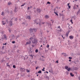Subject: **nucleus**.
I'll return each instance as SVG.
<instances>
[{
	"mask_svg": "<svg viewBox=\"0 0 80 80\" xmlns=\"http://www.w3.org/2000/svg\"><path fill=\"white\" fill-rule=\"evenodd\" d=\"M38 42L37 41V39L34 38V40L32 41V44H35V43H37Z\"/></svg>",
	"mask_w": 80,
	"mask_h": 80,
	"instance_id": "1",
	"label": "nucleus"
},
{
	"mask_svg": "<svg viewBox=\"0 0 80 80\" xmlns=\"http://www.w3.org/2000/svg\"><path fill=\"white\" fill-rule=\"evenodd\" d=\"M70 31L69 30L66 33V35L67 37H68V34H69V33H70Z\"/></svg>",
	"mask_w": 80,
	"mask_h": 80,
	"instance_id": "2",
	"label": "nucleus"
},
{
	"mask_svg": "<svg viewBox=\"0 0 80 80\" xmlns=\"http://www.w3.org/2000/svg\"><path fill=\"white\" fill-rule=\"evenodd\" d=\"M20 70L21 72H24L25 70V69H24V68H20Z\"/></svg>",
	"mask_w": 80,
	"mask_h": 80,
	"instance_id": "3",
	"label": "nucleus"
},
{
	"mask_svg": "<svg viewBox=\"0 0 80 80\" xmlns=\"http://www.w3.org/2000/svg\"><path fill=\"white\" fill-rule=\"evenodd\" d=\"M37 10L38 13H40V12H41V9H40L37 8Z\"/></svg>",
	"mask_w": 80,
	"mask_h": 80,
	"instance_id": "4",
	"label": "nucleus"
},
{
	"mask_svg": "<svg viewBox=\"0 0 80 80\" xmlns=\"http://www.w3.org/2000/svg\"><path fill=\"white\" fill-rule=\"evenodd\" d=\"M73 37L72 35H71L69 36V38L70 40H73Z\"/></svg>",
	"mask_w": 80,
	"mask_h": 80,
	"instance_id": "5",
	"label": "nucleus"
},
{
	"mask_svg": "<svg viewBox=\"0 0 80 80\" xmlns=\"http://www.w3.org/2000/svg\"><path fill=\"white\" fill-rule=\"evenodd\" d=\"M31 44V41L29 40L28 42H27L26 43V45H30Z\"/></svg>",
	"mask_w": 80,
	"mask_h": 80,
	"instance_id": "6",
	"label": "nucleus"
},
{
	"mask_svg": "<svg viewBox=\"0 0 80 80\" xmlns=\"http://www.w3.org/2000/svg\"><path fill=\"white\" fill-rule=\"evenodd\" d=\"M29 32H30L31 33H33V29H32V28H30L29 29Z\"/></svg>",
	"mask_w": 80,
	"mask_h": 80,
	"instance_id": "7",
	"label": "nucleus"
},
{
	"mask_svg": "<svg viewBox=\"0 0 80 80\" xmlns=\"http://www.w3.org/2000/svg\"><path fill=\"white\" fill-rule=\"evenodd\" d=\"M62 55H63V56H64V57H65L67 56V54L66 53H62Z\"/></svg>",
	"mask_w": 80,
	"mask_h": 80,
	"instance_id": "8",
	"label": "nucleus"
},
{
	"mask_svg": "<svg viewBox=\"0 0 80 80\" xmlns=\"http://www.w3.org/2000/svg\"><path fill=\"white\" fill-rule=\"evenodd\" d=\"M10 26H12V25H13V22L12 21H10Z\"/></svg>",
	"mask_w": 80,
	"mask_h": 80,
	"instance_id": "9",
	"label": "nucleus"
},
{
	"mask_svg": "<svg viewBox=\"0 0 80 80\" xmlns=\"http://www.w3.org/2000/svg\"><path fill=\"white\" fill-rule=\"evenodd\" d=\"M73 9H77V5L75 4L73 7Z\"/></svg>",
	"mask_w": 80,
	"mask_h": 80,
	"instance_id": "10",
	"label": "nucleus"
},
{
	"mask_svg": "<svg viewBox=\"0 0 80 80\" xmlns=\"http://www.w3.org/2000/svg\"><path fill=\"white\" fill-rule=\"evenodd\" d=\"M14 12H17V7H15Z\"/></svg>",
	"mask_w": 80,
	"mask_h": 80,
	"instance_id": "11",
	"label": "nucleus"
},
{
	"mask_svg": "<svg viewBox=\"0 0 80 80\" xmlns=\"http://www.w3.org/2000/svg\"><path fill=\"white\" fill-rule=\"evenodd\" d=\"M4 38H5L6 40H7V36H6V35H4Z\"/></svg>",
	"mask_w": 80,
	"mask_h": 80,
	"instance_id": "12",
	"label": "nucleus"
},
{
	"mask_svg": "<svg viewBox=\"0 0 80 80\" xmlns=\"http://www.w3.org/2000/svg\"><path fill=\"white\" fill-rule=\"evenodd\" d=\"M27 18H28V19H29V20H31V18H30V16H27Z\"/></svg>",
	"mask_w": 80,
	"mask_h": 80,
	"instance_id": "13",
	"label": "nucleus"
},
{
	"mask_svg": "<svg viewBox=\"0 0 80 80\" xmlns=\"http://www.w3.org/2000/svg\"><path fill=\"white\" fill-rule=\"evenodd\" d=\"M5 53V52H2V51H0V54H1V55H2V54H4Z\"/></svg>",
	"mask_w": 80,
	"mask_h": 80,
	"instance_id": "14",
	"label": "nucleus"
},
{
	"mask_svg": "<svg viewBox=\"0 0 80 80\" xmlns=\"http://www.w3.org/2000/svg\"><path fill=\"white\" fill-rule=\"evenodd\" d=\"M73 70H78V68L75 67L73 68Z\"/></svg>",
	"mask_w": 80,
	"mask_h": 80,
	"instance_id": "15",
	"label": "nucleus"
},
{
	"mask_svg": "<svg viewBox=\"0 0 80 80\" xmlns=\"http://www.w3.org/2000/svg\"><path fill=\"white\" fill-rule=\"evenodd\" d=\"M40 60H41V61H43V62H45V59H43V58H40Z\"/></svg>",
	"mask_w": 80,
	"mask_h": 80,
	"instance_id": "16",
	"label": "nucleus"
},
{
	"mask_svg": "<svg viewBox=\"0 0 80 80\" xmlns=\"http://www.w3.org/2000/svg\"><path fill=\"white\" fill-rule=\"evenodd\" d=\"M45 17L46 18H49V17H48V15H46V16H45Z\"/></svg>",
	"mask_w": 80,
	"mask_h": 80,
	"instance_id": "17",
	"label": "nucleus"
},
{
	"mask_svg": "<svg viewBox=\"0 0 80 80\" xmlns=\"http://www.w3.org/2000/svg\"><path fill=\"white\" fill-rule=\"evenodd\" d=\"M70 75L71 77H73V76H74V75L72 74V72L70 73Z\"/></svg>",
	"mask_w": 80,
	"mask_h": 80,
	"instance_id": "18",
	"label": "nucleus"
},
{
	"mask_svg": "<svg viewBox=\"0 0 80 80\" xmlns=\"http://www.w3.org/2000/svg\"><path fill=\"white\" fill-rule=\"evenodd\" d=\"M34 24H35V23H36L37 22V20H34Z\"/></svg>",
	"mask_w": 80,
	"mask_h": 80,
	"instance_id": "19",
	"label": "nucleus"
},
{
	"mask_svg": "<svg viewBox=\"0 0 80 80\" xmlns=\"http://www.w3.org/2000/svg\"><path fill=\"white\" fill-rule=\"evenodd\" d=\"M32 30H33V32H36L37 31V29H32Z\"/></svg>",
	"mask_w": 80,
	"mask_h": 80,
	"instance_id": "20",
	"label": "nucleus"
},
{
	"mask_svg": "<svg viewBox=\"0 0 80 80\" xmlns=\"http://www.w3.org/2000/svg\"><path fill=\"white\" fill-rule=\"evenodd\" d=\"M68 68V66H66L65 67V68L66 70H67Z\"/></svg>",
	"mask_w": 80,
	"mask_h": 80,
	"instance_id": "21",
	"label": "nucleus"
},
{
	"mask_svg": "<svg viewBox=\"0 0 80 80\" xmlns=\"http://www.w3.org/2000/svg\"><path fill=\"white\" fill-rule=\"evenodd\" d=\"M54 13H55V14H56V15H57V17H58V13H57L55 12H54Z\"/></svg>",
	"mask_w": 80,
	"mask_h": 80,
	"instance_id": "22",
	"label": "nucleus"
},
{
	"mask_svg": "<svg viewBox=\"0 0 80 80\" xmlns=\"http://www.w3.org/2000/svg\"><path fill=\"white\" fill-rule=\"evenodd\" d=\"M70 70H71V68H69L67 69V70H68V72H69V71H70Z\"/></svg>",
	"mask_w": 80,
	"mask_h": 80,
	"instance_id": "23",
	"label": "nucleus"
},
{
	"mask_svg": "<svg viewBox=\"0 0 80 80\" xmlns=\"http://www.w3.org/2000/svg\"><path fill=\"white\" fill-rule=\"evenodd\" d=\"M80 12V9H79V10H78V12H77V15H78V14H79V13Z\"/></svg>",
	"mask_w": 80,
	"mask_h": 80,
	"instance_id": "24",
	"label": "nucleus"
},
{
	"mask_svg": "<svg viewBox=\"0 0 80 80\" xmlns=\"http://www.w3.org/2000/svg\"><path fill=\"white\" fill-rule=\"evenodd\" d=\"M11 4H12V2H8V5H11Z\"/></svg>",
	"mask_w": 80,
	"mask_h": 80,
	"instance_id": "25",
	"label": "nucleus"
},
{
	"mask_svg": "<svg viewBox=\"0 0 80 80\" xmlns=\"http://www.w3.org/2000/svg\"><path fill=\"white\" fill-rule=\"evenodd\" d=\"M59 16L60 17H61V16H63V14H61V13H59Z\"/></svg>",
	"mask_w": 80,
	"mask_h": 80,
	"instance_id": "26",
	"label": "nucleus"
},
{
	"mask_svg": "<svg viewBox=\"0 0 80 80\" xmlns=\"http://www.w3.org/2000/svg\"><path fill=\"white\" fill-rule=\"evenodd\" d=\"M38 73H42V71L41 70H39L38 72Z\"/></svg>",
	"mask_w": 80,
	"mask_h": 80,
	"instance_id": "27",
	"label": "nucleus"
},
{
	"mask_svg": "<svg viewBox=\"0 0 80 80\" xmlns=\"http://www.w3.org/2000/svg\"><path fill=\"white\" fill-rule=\"evenodd\" d=\"M46 78H47L48 79H49V77L48 76L46 75Z\"/></svg>",
	"mask_w": 80,
	"mask_h": 80,
	"instance_id": "28",
	"label": "nucleus"
},
{
	"mask_svg": "<svg viewBox=\"0 0 80 80\" xmlns=\"http://www.w3.org/2000/svg\"><path fill=\"white\" fill-rule=\"evenodd\" d=\"M26 72L28 73H29V72H30V71L28 70V69H26Z\"/></svg>",
	"mask_w": 80,
	"mask_h": 80,
	"instance_id": "29",
	"label": "nucleus"
},
{
	"mask_svg": "<svg viewBox=\"0 0 80 80\" xmlns=\"http://www.w3.org/2000/svg\"><path fill=\"white\" fill-rule=\"evenodd\" d=\"M38 52V49H36V50H35V52H36V53Z\"/></svg>",
	"mask_w": 80,
	"mask_h": 80,
	"instance_id": "30",
	"label": "nucleus"
},
{
	"mask_svg": "<svg viewBox=\"0 0 80 80\" xmlns=\"http://www.w3.org/2000/svg\"><path fill=\"white\" fill-rule=\"evenodd\" d=\"M12 67H13V68H16V66H15V65H13V66Z\"/></svg>",
	"mask_w": 80,
	"mask_h": 80,
	"instance_id": "31",
	"label": "nucleus"
},
{
	"mask_svg": "<svg viewBox=\"0 0 80 80\" xmlns=\"http://www.w3.org/2000/svg\"><path fill=\"white\" fill-rule=\"evenodd\" d=\"M66 74H67V75H68L69 74V73H68V71H67L66 72Z\"/></svg>",
	"mask_w": 80,
	"mask_h": 80,
	"instance_id": "32",
	"label": "nucleus"
},
{
	"mask_svg": "<svg viewBox=\"0 0 80 80\" xmlns=\"http://www.w3.org/2000/svg\"><path fill=\"white\" fill-rule=\"evenodd\" d=\"M69 59H70V60H71V59H72V57H69L68 58Z\"/></svg>",
	"mask_w": 80,
	"mask_h": 80,
	"instance_id": "33",
	"label": "nucleus"
},
{
	"mask_svg": "<svg viewBox=\"0 0 80 80\" xmlns=\"http://www.w3.org/2000/svg\"><path fill=\"white\" fill-rule=\"evenodd\" d=\"M1 15H4V12H2Z\"/></svg>",
	"mask_w": 80,
	"mask_h": 80,
	"instance_id": "34",
	"label": "nucleus"
},
{
	"mask_svg": "<svg viewBox=\"0 0 80 80\" xmlns=\"http://www.w3.org/2000/svg\"><path fill=\"white\" fill-rule=\"evenodd\" d=\"M62 19H64L65 18V16H62Z\"/></svg>",
	"mask_w": 80,
	"mask_h": 80,
	"instance_id": "35",
	"label": "nucleus"
},
{
	"mask_svg": "<svg viewBox=\"0 0 80 80\" xmlns=\"http://www.w3.org/2000/svg\"><path fill=\"white\" fill-rule=\"evenodd\" d=\"M33 39V37H31L30 38V40H32Z\"/></svg>",
	"mask_w": 80,
	"mask_h": 80,
	"instance_id": "36",
	"label": "nucleus"
},
{
	"mask_svg": "<svg viewBox=\"0 0 80 80\" xmlns=\"http://www.w3.org/2000/svg\"><path fill=\"white\" fill-rule=\"evenodd\" d=\"M47 4H51V3H50V2H48L47 3Z\"/></svg>",
	"mask_w": 80,
	"mask_h": 80,
	"instance_id": "37",
	"label": "nucleus"
},
{
	"mask_svg": "<svg viewBox=\"0 0 80 80\" xmlns=\"http://www.w3.org/2000/svg\"><path fill=\"white\" fill-rule=\"evenodd\" d=\"M47 47L48 48H49V45H47Z\"/></svg>",
	"mask_w": 80,
	"mask_h": 80,
	"instance_id": "38",
	"label": "nucleus"
},
{
	"mask_svg": "<svg viewBox=\"0 0 80 80\" xmlns=\"http://www.w3.org/2000/svg\"><path fill=\"white\" fill-rule=\"evenodd\" d=\"M16 37H17L16 39H17V38H19V37H20V35L17 36Z\"/></svg>",
	"mask_w": 80,
	"mask_h": 80,
	"instance_id": "39",
	"label": "nucleus"
},
{
	"mask_svg": "<svg viewBox=\"0 0 80 80\" xmlns=\"http://www.w3.org/2000/svg\"><path fill=\"white\" fill-rule=\"evenodd\" d=\"M62 28H61L60 30H59V31L60 32H62Z\"/></svg>",
	"mask_w": 80,
	"mask_h": 80,
	"instance_id": "40",
	"label": "nucleus"
},
{
	"mask_svg": "<svg viewBox=\"0 0 80 80\" xmlns=\"http://www.w3.org/2000/svg\"><path fill=\"white\" fill-rule=\"evenodd\" d=\"M12 43L14 44L15 43V41H12Z\"/></svg>",
	"mask_w": 80,
	"mask_h": 80,
	"instance_id": "41",
	"label": "nucleus"
},
{
	"mask_svg": "<svg viewBox=\"0 0 80 80\" xmlns=\"http://www.w3.org/2000/svg\"><path fill=\"white\" fill-rule=\"evenodd\" d=\"M3 45H7V43H3Z\"/></svg>",
	"mask_w": 80,
	"mask_h": 80,
	"instance_id": "42",
	"label": "nucleus"
},
{
	"mask_svg": "<svg viewBox=\"0 0 80 80\" xmlns=\"http://www.w3.org/2000/svg\"><path fill=\"white\" fill-rule=\"evenodd\" d=\"M12 37H14V38L15 37V35H14L12 34Z\"/></svg>",
	"mask_w": 80,
	"mask_h": 80,
	"instance_id": "43",
	"label": "nucleus"
},
{
	"mask_svg": "<svg viewBox=\"0 0 80 80\" xmlns=\"http://www.w3.org/2000/svg\"><path fill=\"white\" fill-rule=\"evenodd\" d=\"M30 57H31V58H33V56L32 55H30Z\"/></svg>",
	"mask_w": 80,
	"mask_h": 80,
	"instance_id": "44",
	"label": "nucleus"
},
{
	"mask_svg": "<svg viewBox=\"0 0 80 80\" xmlns=\"http://www.w3.org/2000/svg\"><path fill=\"white\" fill-rule=\"evenodd\" d=\"M68 7L70 9L71 6H70V5H68Z\"/></svg>",
	"mask_w": 80,
	"mask_h": 80,
	"instance_id": "45",
	"label": "nucleus"
},
{
	"mask_svg": "<svg viewBox=\"0 0 80 80\" xmlns=\"http://www.w3.org/2000/svg\"><path fill=\"white\" fill-rule=\"evenodd\" d=\"M3 48H4V46H3L2 47V50H3Z\"/></svg>",
	"mask_w": 80,
	"mask_h": 80,
	"instance_id": "46",
	"label": "nucleus"
},
{
	"mask_svg": "<svg viewBox=\"0 0 80 80\" xmlns=\"http://www.w3.org/2000/svg\"><path fill=\"white\" fill-rule=\"evenodd\" d=\"M44 73H48V72L47 71H46V72H44Z\"/></svg>",
	"mask_w": 80,
	"mask_h": 80,
	"instance_id": "47",
	"label": "nucleus"
},
{
	"mask_svg": "<svg viewBox=\"0 0 80 80\" xmlns=\"http://www.w3.org/2000/svg\"><path fill=\"white\" fill-rule=\"evenodd\" d=\"M38 24L39 25H40H40H41V24L40 23V22H39Z\"/></svg>",
	"mask_w": 80,
	"mask_h": 80,
	"instance_id": "48",
	"label": "nucleus"
},
{
	"mask_svg": "<svg viewBox=\"0 0 80 80\" xmlns=\"http://www.w3.org/2000/svg\"><path fill=\"white\" fill-rule=\"evenodd\" d=\"M56 62L57 63H58V61H57Z\"/></svg>",
	"mask_w": 80,
	"mask_h": 80,
	"instance_id": "49",
	"label": "nucleus"
},
{
	"mask_svg": "<svg viewBox=\"0 0 80 80\" xmlns=\"http://www.w3.org/2000/svg\"><path fill=\"white\" fill-rule=\"evenodd\" d=\"M30 52H32V51H31V48L30 49V50L29 51V53H30Z\"/></svg>",
	"mask_w": 80,
	"mask_h": 80,
	"instance_id": "50",
	"label": "nucleus"
},
{
	"mask_svg": "<svg viewBox=\"0 0 80 80\" xmlns=\"http://www.w3.org/2000/svg\"><path fill=\"white\" fill-rule=\"evenodd\" d=\"M58 28H59V29L60 28V26H59L58 27Z\"/></svg>",
	"mask_w": 80,
	"mask_h": 80,
	"instance_id": "51",
	"label": "nucleus"
},
{
	"mask_svg": "<svg viewBox=\"0 0 80 80\" xmlns=\"http://www.w3.org/2000/svg\"><path fill=\"white\" fill-rule=\"evenodd\" d=\"M42 71H43V72H45V69H42Z\"/></svg>",
	"mask_w": 80,
	"mask_h": 80,
	"instance_id": "52",
	"label": "nucleus"
},
{
	"mask_svg": "<svg viewBox=\"0 0 80 80\" xmlns=\"http://www.w3.org/2000/svg\"><path fill=\"white\" fill-rule=\"evenodd\" d=\"M32 47H34V46H35V45H32Z\"/></svg>",
	"mask_w": 80,
	"mask_h": 80,
	"instance_id": "53",
	"label": "nucleus"
},
{
	"mask_svg": "<svg viewBox=\"0 0 80 80\" xmlns=\"http://www.w3.org/2000/svg\"><path fill=\"white\" fill-rule=\"evenodd\" d=\"M26 59H27V58H28V56L27 57H25V58Z\"/></svg>",
	"mask_w": 80,
	"mask_h": 80,
	"instance_id": "54",
	"label": "nucleus"
},
{
	"mask_svg": "<svg viewBox=\"0 0 80 80\" xmlns=\"http://www.w3.org/2000/svg\"><path fill=\"white\" fill-rule=\"evenodd\" d=\"M42 24H45V22H42Z\"/></svg>",
	"mask_w": 80,
	"mask_h": 80,
	"instance_id": "55",
	"label": "nucleus"
},
{
	"mask_svg": "<svg viewBox=\"0 0 80 80\" xmlns=\"http://www.w3.org/2000/svg\"><path fill=\"white\" fill-rule=\"evenodd\" d=\"M38 67H36V70H37V69H38Z\"/></svg>",
	"mask_w": 80,
	"mask_h": 80,
	"instance_id": "56",
	"label": "nucleus"
},
{
	"mask_svg": "<svg viewBox=\"0 0 80 80\" xmlns=\"http://www.w3.org/2000/svg\"><path fill=\"white\" fill-rule=\"evenodd\" d=\"M2 25H5V23H3Z\"/></svg>",
	"mask_w": 80,
	"mask_h": 80,
	"instance_id": "57",
	"label": "nucleus"
},
{
	"mask_svg": "<svg viewBox=\"0 0 80 80\" xmlns=\"http://www.w3.org/2000/svg\"><path fill=\"white\" fill-rule=\"evenodd\" d=\"M6 22H8V19H7L6 20Z\"/></svg>",
	"mask_w": 80,
	"mask_h": 80,
	"instance_id": "58",
	"label": "nucleus"
},
{
	"mask_svg": "<svg viewBox=\"0 0 80 80\" xmlns=\"http://www.w3.org/2000/svg\"><path fill=\"white\" fill-rule=\"evenodd\" d=\"M30 9V7H28V10H29Z\"/></svg>",
	"mask_w": 80,
	"mask_h": 80,
	"instance_id": "59",
	"label": "nucleus"
},
{
	"mask_svg": "<svg viewBox=\"0 0 80 80\" xmlns=\"http://www.w3.org/2000/svg\"><path fill=\"white\" fill-rule=\"evenodd\" d=\"M69 62H72V60H71V59H69Z\"/></svg>",
	"mask_w": 80,
	"mask_h": 80,
	"instance_id": "60",
	"label": "nucleus"
},
{
	"mask_svg": "<svg viewBox=\"0 0 80 80\" xmlns=\"http://www.w3.org/2000/svg\"><path fill=\"white\" fill-rule=\"evenodd\" d=\"M37 61H36L35 62V63H36V64H37Z\"/></svg>",
	"mask_w": 80,
	"mask_h": 80,
	"instance_id": "61",
	"label": "nucleus"
},
{
	"mask_svg": "<svg viewBox=\"0 0 80 80\" xmlns=\"http://www.w3.org/2000/svg\"><path fill=\"white\" fill-rule=\"evenodd\" d=\"M23 6H24V5L23 4L21 5V7H23Z\"/></svg>",
	"mask_w": 80,
	"mask_h": 80,
	"instance_id": "62",
	"label": "nucleus"
},
{
	"mask_svg": "<svg viewBox=\"0 0 80 80\" xmlns=\"http://www.w3.org/2000/svg\"><path fill=\"white\" fill-rule=\"evenodd\" d=\"M58 1H59V0H57V2H56V3H58Z\"/></svg>",
	"mask_w": 80,
	"mask_h": 80,
	"instance_id": "63",
	"label": "nucleus"
},
{
	"mask_svg": "<svg viewBox=\"0 0 80 80\" xmlns=\"http://www.w3.org/2000/svg\"><path fill=\"white\" fill-rule=\"evenodd\" d=\"M72 19L71 20H70L71 22H72Z\"/></svg>",
	"mask_w": 80,
	"mask_h": 80,
	"instance_id": "64",
	"label": "nucleus"
}]
</instances>
